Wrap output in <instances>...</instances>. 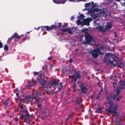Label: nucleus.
Instances as JSON below:
<instances>
[{"mask_svg": "<svg viewBox=\"0 0 125 125\" xmlns=\"http://www.w3.org/2000/svg\"><path fill=\"white\" fill-rule=\"evenodd\" d=\"M39 73L40 74L41 73V74L38 76L37 79L39 80L40 84L42 85L44 92L48 94H51V92L50 91V85L56 86L58 84L59 82L54 79L52 81H49L47 83L46 81L44 80L45 76L42 72L40 71Z\"/></svg>", "mask_w": 125, "mask_h": 125, "instance_id": "obj_1", "label": "nucleus"}, {"mask_svg": "<svg viewBox=\"0 0 125 125\" xmlns=\"http://www.w3.org/2000/svg\"><path fill=\"white\" fill-rule=\"evenodd\" d=\"M20 112L21 113L20 117L22 119H24L25 122L28 123L30 120L31 116H30L27 110L21 106L20 108Z\"/></svg>", "mask_w": 125, "mask_h": 125, "instance_id": "obj_2", "label": "nucleus"}, {"mask_svg": "<svg viewBox=\"0 0 125 125\" xmlns=\"http://www.w3.org/2000/svg\"><path fill=\"white\" fill-rule=\"evenodd\" d=\"M90 14L93 18L96 20V21H94V23L95 25H99V23L98 22V20H100V21L101 20V19H100L99 18L100 17L105 16L107 15L105 11L102 10L99 11L98 13H92Z\"/></svg>", "mask_w": 125, "mask_h": 125, "instance_id": "obj_3", "label": "nucleus"}, {"mask_svg": "<svg viewBox=\"0 0 125 125\" xmlns=\"http://www.w3.org/2000/svg\"><path fill=\"white\" fill-rule=\"evenodd\" d=\"M119 59L117 57L115 56V55L112 53H109L106 54V56L104 58V60L105 62L112 64L113 63L114 61L117 64V61Z\"/></svg>", "mask_w": 125, "mask_h": 125, "instance_id": "obj_4", "label": "nucleus"}, {"mask_svg": "<svg viewBox=\"0 0 125 125\" xmlns=\"http://www.w3.org/2000/svg\"><path fill=\"white\" fill-rule=\"evenodd\" d=\"M41 95L39 90H37L33 98H31L30 96H27L24 99V101L25 103L26 104L29 103L30 102H31L32 100H34L37 102L40 101L38 96Z\"/></svg>", "mask_w": 125, "mask_h": 125, "instance_id": "obj_5", "label": "nucleus"}, {"mask_svg": "<svg viewBox=\"0 0 125 125\" xmlns=\"http://www.w3.org/2000/svg\"><path fill=\"white\" fill-rule=\"evenodd\" d=\"M109 105L108 109L107 111L112 114H116L117 110V106H115V107L113 106V102L112 101H110L108 102Z\"/></svg>", "mask_w": 125, "mask_h": 125, "instance_id": "obj_6", "label": "nucleus"}, {"mask_svg": "<svg viewBox=\"0 0 125 125\" xmlns=\"http://www.w3.org/2000/svg\"><path fill=\"white\" fill-rule=\"evenodd\" d=\"M125 87V82L123 81H120V85L119 87L117 88L116 90V94H114L113 99H115L118 95L119 94L120 92V89H122Z\"/></svg>", "mask_w": 125, "mask_h": 125, "instance_id": "obj_7", "label": "nucleus"}, {"mask_svg": "<svg viewBox=\"0 0 125 125\" xmlns=\"http://www.w3.org/2000/svg\"><path fill=\"white\" fill-rule=\"evenodd\" d=\"M91 54L93 57L94 58L98 57L99 54L100 55L103 54V53H101V50L99 48H97L92 51Z\"/></svg>", "mask_w": 125, "mask_h": 125, "instance_id": "obj_8", "label": "nucleus"}, {"mask_svg": "<svg viewBox=\"0 0 125 125\" xmlns=\"http://www.w3.org/2000/svg\"><path fill=\"white\" fill-rule=\"evenodd\" d=\"M86 42L84 43L86 44H89L92 42H94V40L93 37L90 35L89 34L85 36Z\"/></svg>", "mask_w": 125, "mask_h": 125, "instance_id": "obj_9", "label": "nucleus"}, {"mask_svg": "<svg viewBox=\"0 0 125 125\" xmlns=\"http://www.w3.org/2000/svg\"><path fill=\"white\" fill-rule=\"evenodd\" d=\"M20 36H19L18 35V34L17 33H15L13 36H12L11 38H9L7 41L8 44H10V43L11 42V40L13 38H15V41H16V39H18L20 37Z\"/></svg>", "mask_w": 125, "mask_h": 125, "instance_id": "obj_10", "label": "nucleus"}, {"mask_svg": "<svg viewBox=\"0 0 125 125\" xmlns=\"http://www.w3.org/2000/svg\"><path fill=\"white\" fill-rule=\"evenodd\" d=\"M69 78L72 79V82L73 81L76 82L78 78H80V74H79L78 73H76L75 75H73L71 76H69Z\"/></svg>", "mask_w": 125, "mask_h": 125, "instance_id": "obj_11", "label": "nucleus"}, {"mask_svg": "<svg viewBox=\"0 0 125 125\" xmlns=\"http://www.w3.org/2000/svg\"><path fill=\"white\" fill-rule=\"evenodd\" d=\"M56 28L55 26V25H52L51 27H50L48 26H44L42 27V31L46 30L47 31L51 30L55 28Z\"/></svg>", "mask_w": 125, "mask_h": 125, "instance_id": "obj_12", "label": "nucleus"}, {"mask_svg": "<svg viewBox=\"0 0 125 125\" xmlns=\"http://www.w3.org/2000/svg\"><path fill=\"white\" fill-rule=\"evenodd\" d=\"M92 21L91 18H87L86 19L83 20V23L86 25H89L90 22Z\"/></svg>", "mask_w": 125, "mask_h": 125, "instance_id": "obj_13", "label": "nucleus"}, {"mask_svg": "<svg viewBox=\"0 0 125 125\" xmlns=\"http://www.w3.org/2000/svg\"><path fill=\"white\" fill-rule=\"evenodd\" d=\"M3 103L4 106L7 107L9 105L11 104L12 102L10 100V99H8L7 100H6L5 101L3 102Z\"/></svg>", "mask_w": 125, "mask_h": 125, "instance_id": "obj_14", "label": "nucleus"}, {"mask_svg": "<svg viewBox=\"0 0 125 125\" xmlns=\"http://www.w3.org/2000/svg\"><path fill=\"white\" fill-rule=\"evenodd\" d=\"M83 86V84L81 85L80 87L82 92L83 93H85L87 89Z\"/></svg>", "mask_w": 125, "mask_h": 125, "instance_id": "obj_15", "label": "nucleus"}, {"mask_svg": "<svg viewBox=\"0 0 125 125\" xmlns=\"http://www.w3.org/2000/svg\"><path fill=\"white\" fill-rule=\"evenodd\" d=\"M112 25L110 22H108L107 23L106 25L105 26V29L106 31L108 29H110L112 27Z\"/></svg>", "mask_w": 125, "mask_h": 125, "instance_id": "obj_16", "label": "nucleus"}, {"mask_svg": "<svg viewBox=\"0 0 125 125\" xmlns=\"http://www.w3.org/2000/svg\"><path fill=\"white\" fill-rule=\"evenodd\" d=\"M96 29H97L99 31L103 33L106 31V30L105 28L104 29L103 27L98 26L96 28Z\"/></svg>", "mask_w": 125, "mask_h": 125, "instance_id": "obj_17", "label": "nucleus"}, {"mask_svg": "<svg viewBox=\"0 0 125 125\" xmlns=\"http://www.w3.org/2000/svg\"><path fill=\"white\" fill-rule=\"evenodd\" d=\"M37 83L38 82L37 81H33L32 80L31 83H29V86H32L33 85H36Z\"/></svg>", "mask_w": 125, "mask_h": 125, "instance_id": "obj_18", "label": "nucleus"}, {"mask_svg": "<svg viewBox=\"0 0 125 125\" xmlns=\"http://www.w3.org/2000/svg\"><path fill=\"white\" fill-rule=\"evenodd\" d=\"M66 0H62L61 1L59 2H57L56 0H53V2L55 3H57V4L63 3L64 4L66 1Z\"/></svg>", "mask_w": 125, "mask_h": 125, "instance_id": "obj_19", "label": "nucleus"}, {"mask_svg": "<svg viewBox=\"0 0 125 125\" xmlns=\"http://www.w3.org/2000/svg\"><path fill=\"white\" fill-rule=\"evenodd\" d=\"M83 15L81 14L80 15L78 16V18L79 20H82L83 18Z\"/></svg>", "mask_w": 125, "mask_h": 125, "instance_id": "obj_20", "label": "nucleus"}, {"mask_svg": "<svg viewBox=\"0 0 125 125\" xmlns=\"http://www.w3.org/2000/svg\"><path fill=\"white\" fill-rule=\"evenodd\" d=\"M73 89L74 91L75 92L76 91V85L74 83L73 86Z\"/></svg>", "mask_w": 125, "mask_h": 125, "instance_id": "obj_21", "label": "nucleus"}, {"mask_svg": "<svg viewBox=\"0 0 125 125\" xmlns=\"http://www.w3.org/2000/svg\"><path fill=\"white\" fill-rule=\"evenodd\" d=\"M60 85L59 87L58 88V91H61L62 87V86L61 85L62 84V82H61L60 83Z\"/></svg>", "mask_w": 125, "mask_h": 125, "instance_id": "obj_22", "label": "nucleus"}, {"mask_svg": "<svg viewBox=\"0 0 125 125\" xmlns=\"http://www.w3.org/2000/svg\"><path fill=\"white\" fill-rule=\"evenodd\" d=\"M4 48L5 50L7 51L8 50V46L7 44H5L4 46Z\"/></svg>", "mask_w": 125, "mask_h": 125, "instance_id": "obj_23", "label": "nucleus"}, {"mask_svg": "<svg viewBox=\"0 0 125 125\" xmlns=\"http://www.w3.org/2000/svg\"><path fill=\"white\" fill-rule=\"evenodd\" d=\"M91 4L90 3H86L85 4V6L86 7H90V6Z\"/></svg>", "mask_w": 125, "mask_h": 125, "instance_id": "obj_24", "label": "nucleus"}, {"mask_svg": "<svg viewBox=\"0 0 125 125\" xmlns=\"http://www.w3.org/2000/svg\"><path fill=\"white\" fill-rule=\"evenodd\" d=\"M67 31H68V33H72V32L71 29L69 28H67Z\"/></svg>", "mask_w": 125, "mask_h": 125, "instance_id": "obj_25", "label": "nucleus"}, {"mask_svg": "<svg viewBox=\"0 0 125 125\" xmlns=\"http://www.w3.org/2000/svg\"><path fill=\"white\" fill-rule=\"evenodd\" d=\"M82 0H70V1L71 2H76V1H82Z\"/></svg>", "mask_w": 125, "mask_h": 125, "instance_id": "obj_26", "label": "nucleus"}, {"mask_svg": "<svg viewBox=\"0 0 125 125\" xmlns=\"http://www.w3.org/2000/svg\"><path fill=\"white\" fill-rule=\"evenodd\" d=\"M67 28L63 29H62L61 30L62 31L66 32V31H67Z\"/></svg>", "mask_w": 125, "mask_h": 125, "instance_id": "obj_27", "label": "nucleus"}, {"mask_svg": "<svg viewBox=\"0 0 125 125\" xmlns=\"http://www.w3.org/2000/svg\"><path fill=\"white\" fill-rule=\"evenodd\" d=\"M3 46L2 43L0 42V48L3 47Z\"/></svg>", "mask_w": 125, "mask_h": 125, "instance_id": "obj_28", "label": "nucleus"}, {"mask_svg": "<svg viewBox=\"0 0 125 125\" xmlns=\"http://www.w3.org/2000/svg\"><path fill=\"white\" fill-rule=\"evenodd\" d=\"M39 73L37 72H34L33 74L34 75H37Z\"/></svg>", "mask_w": 125, "mask_h": 125, "instance_id": "obj_29", "label": "nucleus"}, {"mask_svg": "<svg viewBox=\"0 0 125 125\" xmlns=\"http://www.w3.org/2000/svg\"><path fill=\"white\" fill-rule=\"evenodd\" d=\"M73 61V60L71 58H70V60H69V61L70 62H72Z\"/></svg>", "mask_w": 125, "mask_h": 125, "instance_id": "obj_30", "label": "nucleus"}, {"mask_svg": "<svg viewBox=\"0 0 125 125\" xmlns=\"http://www.w3.org/2000/svg\"><path fill=\"white\" fill-rule=\"evenodd\" d=\"M73 115L72 114H70L69 116V118H71L72 117Z\"/></svg>", "mask_w": 125, "mask_h": 125, "instance_id": "obj_31", "label": "nucleus"}, {"mask_svg": "<svg viewBox=\"0 0 125 125\" xmlns=\"http://www.w3.org/2000/svg\"><path fill=\"white\" fill-rule=\"evenodd\" d=\"M35 91H34L33 90V92L32 93V96L35 93Z\"/></svg>", "mask_w": 125, "mask_h": 125, "instance_id": "obj_32", "label": "nucleus"}, {"mask_svg": "<svg viewBox=\"0 0 125 125\" xmlns=\"http://www.w3.org/2000/svg\"><path fill=\"white\" fill-rule=\"evenodd\" d=\"M113 84L114 85V87L115 88V84H116L115 83H113Z\"/></svg>", "mask_w": 125, "mask_h": 125, "instance_id": "obj_33", "label": "nucleus"}, {"mask_svg": "<svg viewBox=\"0 0 125 125\" xmlns=\"http://www.w3.org/2000/svg\"><path fill=\"white\" fill-rule=\"evenodd\" d=\"M61 23H58V25L59 27H60L61 25Z\"/></svg>", "mask_w": 125, "mask_h": 125, "instance_id": "obj_34", "label": "nucleus"}, {"mask_svg": "<svg viewBox=\"0 0 125 125\" xmlns=\"http://www.w3.org/2000/svg\"><path fill=\"white\" fill-rule=\"evenodd\" d=\"M15 120L16 122L17 121H18V118H15Z\"/></svg>", "mask_w": 125, "mask_h": 125, "instance_id": "obj_35", "label": "nucleus"}, {"mask_svg": "<svg viewBox=\"0 0 125 125\" xmlns=\"http://www.w3.org/2000/svg\"><path fill=\"white\" fill-rule=\"evenodd\" d=\"M16 93V95L17 96H18L19 95V94L18 92L15 93Z\"/></svg>", "mask_w": 125, "mask_h": 125, "instance_id": "obj_36", "label": "nucleus"}, {"mask_svg": "<svg viewBox=\"0 0 125 125\" xmlns=\"http://www.w3.org/2000/svg\"><path fill=\"white\" fill-rule=\"evenodd\" d=\"M74 19V17L73 16H72L71 18V20H73Z\"/></svg>", "mask_w": 125, "mask_h": 125, "instance_id": "obj_37", "label": "nucleus"}, {"mask_svg": "<svg viewBox=\"0 0 125 125\" xmlns=\"http://www.w3.org/2000/svg\"><path fill=\"white\" fill-rule=\"evenodd\" d=\"M45 68V66H43L42 68V69H43V70Z\"/></svg>", "mask_w": 125, "mask_h": 125, "instance_id": "obj_38", "label": "nucleus"}, {"mask_svg": "<svg viewBox=\"0 0 125 125\" xmlns=\"http://www.w3.org/2000/svg\"><path fill=\"white\" fill-rule=\"evenodd\" d=\"M119 98H116V100L117 101H118L119 100Z\"/></svg>", "mask_w": 125, "mask_h": 125, "instance_id": "obj_39", "label": "nucleus"}, {"mask_svg": "<svg viewBox=\"0 0 125 125\" xmlns=\"http://www.w3.org/2000/svg\"><path fill=\"white\" fill-rule=\"evenodd\" d=\"M17 88L14 91V92H15V91H17Z\"/></svg>", "mask_w": 125, "mask_h": 125, "instance_id": "obj_40", "label": "nucleus"}, {"mask_svg": "<svg viewBox=\"0 0 125 125\" xmlns=\"http://www.w3.org/2000/svg\"><path fill=\"white\" fill-rule=\"evenodd\" d=\"M37 106L39 107H40L41 106V105H40V104H39V105L38 104L37 105Z\"/></svg>", "mask_w": 125, "mask_h": 125, "instance_id": "obj_41", "label": "nucleus"}, {"mask_svg": "<svg viewBox=\"0 0 125 125\" xmlns=\"http://www.w3.org/2000/svg\"><path fill=\"white\" fill-rule=\"evenodd\" d=\"M99 96H98L96 98V99H98L99 98Z\"/></svg>", "mask_w": 125, "mask_h": 125, "instance_id": "obj_42", "label": "nucleus"}, {"mask_svg": "<svg viewBox=\"0 0 125 125\" xmlns=\"http://www.w3.org/2000/svg\"><path fill=\"white\" fill-rule=\"evenodd\" d=\"M116 0L117 1L119 2L120 0Z\"/></svg>", "mask_w": 125, "mask_h": 125, "instance_id": "obj_43", "label": "nucleus"}, {"mask_svg": "<svg viewBox=\"0 0 125 125\" xmlns=\"http://www.w3.org/2000/svg\"><path fill=\"white\" fill-rule=\"evenodd\" d=\"M48 60H49L51 58H50V57H49L48 58Z\"/></svg>", "mask_w": 125, "mask_h": 125, "instance_id": "obj_44", "label": "nucleus"}, {"mask_svg": "<svg viewBox=\"0 0 125 125\" xmlns=\"http://www.w3.org/2000/svg\"><path fill=\"white\" fill-rule=\"evenodd\" d=\"M101 49L102 50H103V46H101Z\"/></svg>", "mask_w": 125, "mask_h": 125, "instance_id": "obj_45", "label": "nucleus"}, {"mask_svg": "<svg viewBox=\"0 0 125 125\" xmlns=\"http://www.w3.org/2000/svg\"><path fill=\"white\" fill-rule=\"evenodd\" d=\"M124 5H125V2L123 3Z\"/></svg>", "mask_w": 125, "mask_h": 125, "instance_id": "obj_46", "label": "nucleus"}, {"mask_svg": "<svg viewBox=\"0 0 125 125\" xmlns=\"http://www.w3.org/2000/svg\"><path fill=\"white\" fill-rule=\"evenodd\" d=\"M92 4H94V2H93V1H92Z\"/></svg>", "mask_w": 125, "mask_h": 125, "instance_id": "obj_47", "label": "nucleus"}, {"mask_svg": "<svg viewBox=\"0 0 125 125\" xmlns=\"http://www.w3.org/2000/svg\"><path fill=\"white\" fill-rule=\"evenodd\" d=\"M25 39V38H23V39H22V41H23V40H24V39Z\"/></svg>", "mask_w": 125, "mask_h": 125, "instance_id": "obj_48", "label": "nucleus"}, {"mask_svg": "<svg viewBox=\"0 0 125 125\" xmlns=\"http://www.w3.org/2000/svg\"><path fill=\"white\" fill-rule=\"evenodd\" d=\"M124 13H125V10H124Z\"/></svg>", "mask_w": 125, "mask_h": 125, "instance_id": "obj_49", "label": "nucleus"}, {"mask_svg": "<svg viewBox=\"0 0 125 125\" xmlns=\"http://www.w3.org/2000/svg\"><path fill=\"white\" fill-rule=\"evenodd\" d=\"M78 49H76V51H78Z\"/></svg>", "mask_w": 125, "mask_h": 125, "instance_id": "obj_50", "label": "nucleus"}, {"mask_svg": "<svg viewBox=\"0 0 125 125\" xmlns=\"http://www.w3.org/2000/svg\"><path fill=\"white\" fill-rule=\"evenodd\" d=\"M114 66H115V63H114Z\"/></svg>", "mask_w": 125, "mask_h": 125, "instance_id": "obj_51", "label": "nucleus"}, {"mask_svg": "<svg viewBox=\"0 0 125 125\" xmlns=\"http://www.w3.org/2000/svg\"><path fill=\"white\" fill-rule=\"evenodd\" d=\"M5 109H6V107H5Z\"/></svg>", "mask_w": 125, "mask_h": 125, "instance_id": "obj_52", "label": "nucleus"}, {"mask_svg": "<svg viewBox=\"0 0 125 125\" xmlns=\"http://www.w3.org/2000/svg\"><path fill=\"white\" fill-rule=\"evenodd\" d=\"M89 11H88V12H89Z\"/></svg>", "mask_w": 125, "mask_h": 125, "instance_id": "obj_53", "label": "nucleus"}, {"mask_svg": "<svg viewBox=\"0 0 125 125\" xmlns=\"http://www.w3.org/2000/svg\"><path fill=\"white\" fill-rule=\"evenodd\" d=\"M101 91H102V90H101Z\"/></svg>", "mask_w": 125, "mask_h": 125, "instance_id": "obj_54", "label": "nucleus"}]
</instances>
